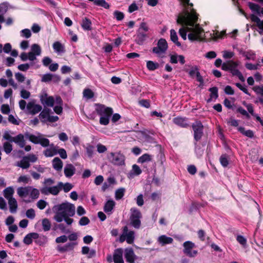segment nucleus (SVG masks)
<instances>
[{
    "label": "nucleus",
    "instance_id": "1",
    "mask_svg": "<svg viewBox=\"0 0 263 263\" xmlns=\"http://www.w3.org/2000/svg\"><path fill=\"white\" fill-rule=\"evenodd\" d=\"M198 17L193 9L191 12L186 11L184 14H179L177 23L184 26L180 28L179 33L184 40L186 39V33L188 32V39L191 41H202L204 38L203 29L196 24Z\"/></svg>",
    "mask_w": 263,
    "mask_h": 263
},
{
    "label": "nucleus",
    "instance_id": "2",
    "mask_svg": "<svg viewBox=\"0 0 263 263\" xmlns=\"http://www.w3.org/2000/svg\"><path fill=\"white\" fill-rule=\"evenodd\" d=\"M53 210L55 212L53 218L58 222H61L64 220L68 226H70L73 222V219L70 218L75 214V206L73 204L63 203L55 205Z\"/></svg>",
    "mask_w": 263,
    "mask_h": 263
},
{
    "label": "nucleus",
    "instance_id": "3",
    "mask_svg": "<svg viewBox=\"0 0 263 263\" xmlns=\"http://www.w3.org/2000/svg\"><path fill=\"white\" fill-rule=\"evenodd\" d=\"M25 137L32 143L34 144H40L43 147H47L50 145L49 140L44 138L43 135L40 133H37V135H34L29 133H26L25 134Z\"/></svg>",
    "mask_w": 263,
    "mask_h": 263
},
{
    "label": "nucleus",
    "instance_id": "4",
    "mask_svg": "<svg viewBox=\"0 0 263 263\" xmlns=\"http://www.w3.org/2000/svg\"><path fill=\"white\" fill-rule=\"evenodd\" d=\"M108 159L114 165H123L125 164V156L120 152L110 153L108 155Z\"/></svg>",
    "mask_w": 263,
    "mask_h": 263
},
{
    "label": "nucleus",
    "instance_id": "5",
    "mask_svg": "<svg viewBox=\"0 0 263 263\" xmlns=\"http://www.w3.org/2000/svg\"><path fill=\"white\" fill-rule=\"evenodd\" d=\"M183 246L184 247L183 253L187 256L190 257H194L197 254V251L193 250V249L195 247L194 243L187 241L183 243Z\"/></svg>",
    "mask_w": 263,
    "mask_h": 263
},
{
    "label": "nucleus",
    "instance_id": "6",
    "mask_svg": "<svg viewBox=\"0 0 263 263\" xmlns=\"http://www.w3.org/2000/svg\"><path fill=\"white\" fill-rule=\"evenodd\" d=\"M62 185L63 183L59 182L56 186L52 187L44 186L41 189V192L44 195L51 194L53 195H57L59 194L60 190L62 189Z\"/></svg>",
    "mask_w": 263,
    "mask_h": 263
},
{
    "label": "nucleus",
    "instance_id": "7",
    "mask_svg": "<svg viewBox=\"0 0 263 263\" xmlns=\"http://www.w3.org/2000/svg\"><path fill=\"white\" fill-rule=\"evenodd\" d=\"M167 49V44L165 39H161L157 43V46L153 49V52L159 56L164 54Z\"/></svg>",
    "mask_w": 263,
    "mask_h": 263
},
{
    "label": "nucleus",
    "instance_id": "8",
    "mask_svg": "<svg viewBox=\"0 0 263 263\" xmlns=\"http://www.w3.org/2000/svg\"><path fill=\"white\" fill-rule=\"evenodd\" d=\"M192 128L194 130V138L196 141L201 139L203 135V126L200 121H196L193 124Z\"/></svg>",
    "mask_w": 263,
    "mask_h": 263
},
{
    "label": "nucleus",
    "instance_id": "9",
    "mask_svg": "<svg viewBox=\"0 0 263 263\" xmlns=\"http://www.w3.org/2000/svg\"><path fill=\"white\" fill-rule=\"evenodd\" d=\"M96 106V111L97 114L100 116H111L113 113L111 108L106 107L104 105L98 104Z\"/></svg>",
    "mask_w": 263,
    "mask_h": 263
},
{
    "label": "nucleus",
    "instance_id": "10",
    "mask_svg": "<svg viewBox=\"0 0 263 263\" xmlns=\"http://www.w3.org/2000/svg\"><path fill=\"white\" fill-rule=\"evenodd\" d=\"M42 52L41 48L40 46L36 44H34L31 47V51L29 53V60L30 61H34L36 60V56L41 55Z\"/></svg>",
    "mask_w": 263,
    "mask_h": 263
},
{
    "label": "nucleus",
    "instance_id": "11",
    "mask_svg": "<svg viewBox=\"0 0 263 263\" xmlns=\"http://www.w3.org/2000/svg\"><path fill=\"white\" fill-rule=\"evenodd\" d=\"M27 109L31 115H35L41 111L42 107L39 104H36L35 100H32L27 104Z\"/></svg>",
    "mask_w": 263,
    "mask_h": 263
},
{
    "label": "nucleus",
    "instance_id": "12",
    "mask_svg": "<svg viewBox=\"0 0 263 263\" xmlns=\"http://www.w3.org/2000/svg\"><path fill=\"white\" fill-rule=\"evenodd\" d=\"M40 100L44 106L52 107L54 105V98L51 96H48L46 93L41 96Z\"/></svg>",
    "mask_w": 263,
    "mask_h": 263
},
{
    "label": "nucleus",
    "instance_id": "13",
    "mask_svg": "<svg viewBox=\"0 0 263 263\" xmlns=\"http://www.w3.org/2000/svg\"><path fill=\"white\" fill-rule=\"evenodd\" d=\"M123 250L121 248L117 249L114 251L113 260L115 263H124L123 259Z\"/></svg>",
    "mask_w": 263,
    "mask_h": 263
},
{
    "label": "nucleus",
    "instance_id": "14",
    "mask_svg": "<svg viewBox=\"0 0 263 263\" xmlns=\"http://www.w3.org/2000/svg\"><path fill=\"white\" fill-rule=\"evenodd\" d=\"M123 231L125 234L126 237V242L129 244H132L134 242L135 236L134 232L133 231H128L127 226H125L123 228Z\"/></svg>",
    "mask_w": 263,
    "mask_h": 263
},
{
    "label": "nucleus",
    "instance_id": "15",
    "mask_svg": "<svg viewBox=\"0 0 263 263\" xmlns=\"http://www.w3.org/2000/svg\"><path fill=\"white\" fill-rule=\"evenodd\" d=\"M125 257L127 262L129 263L134 262L136 256L132 248L125 249Z\"/></svg>",
    "mask_w": 263,
    "mask_h": 263
},
{
    "label": "nucleus",
    "instance_id": "16",
    "mask_svg": "<svg viewBox=\"0 0 263 263\" xmlns=\"http://www.w3.org/2000/svg\"><path fill=\"white\" fill-rule=\"evenodd\" d=\"M64 172L65 176L70 178L74 174L76 168L71 164H67L64 167Z\"/></svg>",
    "mask_w": 263,
    "mask_h": 263
},
{
    "label": "nucleus",
    "instance_id": "17",
    "mask_svg": "<svg viewBox=\"0 0 263 263\" xmlns=\"http://www.w3.org/2000/svg\"><path fill=\"white\" fill-rule=\"evenodd\" d=\"M31 189V186L19 187L17 189V193L20 197H25L29 195Z\"/></svg>",
    "mask_w": 263,
    "mask_h": 263
},
{
    "label": "nucleus",
    "instance_id": "18",
    "mask_svg": "<svg viewBox=\"0 0 263 263\" xmlns=\"http://www.w3.org/2000/svg\"><path fill=\"white\" fill-rule=\"evenodd\" d=\"M25 135H23L21 134H18L15 137H14L12 142L17 144L20 147L23 148L25 145V141L24 139Z\"/></svg>",
    "mask_w": 263,
    "mask_h": 263
},
{
    "label": "nucleus",
    "instance_id": "19",
    "mask_svg": "<svg viewBox=\"0 0 263 263\" xmlns=\"http://www.w3.org/2000/svg\"><path fill=\"white\" fill-rule=\"evenodd\" d=\"M7 200L9 206L10 212L11 213H16L17 209V202L16 200L14 198H13Z\"/></svg>",
    "mask_w": 263,
    "mask_h": 263
},
{
    "label": "nucleus",
    "instance_id": "20",
    "mask_svg": "<svg viewBox=\"0 0 263 263\" xmlns=\"http://www.w3.org/2000/svg\"><path fill=\"white\" fill-rule=\"evenodd\" d=\"M234 65V63L231 61V75L233 76H237L238 79L242 82L245 81V79L243 77L241 72L238 70L233 68V66Z\"/></svg>",
    "mask_w": 263,
    "mask_h": 263
},
{
    "label": "nucleus",
    "instance_id": "21",
    "mask_svg": "<svg viewBox=\"0 0 263 263\" xmlns=\"http://www.w3.org/2000/svg\"><path fill=\"white\" fill-rule=\"evenodd\" d=\"M58 153V150L53 144L50 145L49 148H47L44 152V154L46 157H52Z\"/></svg>",
    "mask_w": 263,
    "mask_h": 263
},
{
    "label": "nucleus",
    "instance_id": "22",
    "mask_svg": "<svg viewBox=\"0 0 263 263\" xmlns=\"http://www.w3.org/2000/svg\"><path fill=\"white\" fill-rule=\"evenodd\" d=\"M51 110L49 108H45L39 115V118L42 122H46L48 119Z\"/></svg>",
    "mask_w": 263,
    "mask_h": 263
},
{
    "label": "nucleus",
    "instance_id": "23",
    "mask_svg": "<svg viewBox=\"0 0 263 263\" xmlns=\"http://www.w3.org/2000/svg\"><path fill=\"white\" fill-rule=\"evenodd\" d=\"M14 193V190L12 186L7 187L3 191L4 196L7 200L14 198L13 197Z\"/></svg>",
    "mask_w": 263,
    "mask_h": 263
},
{
    "label": "nucleus",
    "instance_id": "24",
    "mask_svg": "<svg viewBox=\"0 0 263 263\" xmlns=\"http://www.w3.org/2000/svg\"><path fill=\"white\" fill-rule=\"evenodd\" d=\"M250 18L252 22L256 23V26L259 29L263 30V20L261 21L260 18L255 14H251Z\"/></svg>",
    "mask_w": 263,
    "mask_h": 263
},
{
    "label": "nucleus",
    "instance_id": "25",
    "mask_svg": "<svg viewBox=\"0 0 263 263\" xmlns=\"http://www.w3.org/2000/svg\"><path fill=\"white\" fill-rule=\"evenodd\" d=\"M159 242L161 244L162 246H164L166 244L172 243L173 241L172 238L167 237L165 235L160 236L158 239Z\"/></svg>",
    "mask_w": 263,
    "mask_h": 263
},
{
    "label": "nucleus",
    "instance_id": "26",
    "mask_svg": "<svg viewBox=\"0 0 263 263\" xmlns=\"http://www.w3.org/2000/svg\"><path fill=\"white\" fill-rule=\"evenodd\" d=\"M52 166L55 170L61 171L63 167V162L59 158H54L52 160Z\"/></svg>",
    "mask_w": 263,
    "mask_h": 263
},
{
    "label": "nucleus",
    "instance_id": "27",
    "mask_svg": "<svg viewBox=\"0 0 263 263\" xmlns=\"http://www.w3.org/2000/svg\"><path fill=\"white\" fill-rule=\"evenodd\" d=\"M173 122L175 124L183 127H186L188 125L186 119L182 117L175 118L173 119Z\"/></svg>",
    "mask_w": 263,
    "mask_h": 263
},
{
    "label": "nucleus",
    "instance_id": "28",
    "mask_svg": "<svg viewBox=\"0 0 263 263\" xmlns=\"http://www.w3.org/2000/svg\"><path fill=\"white\" fill-rule=\"evenodd\" d=\"M16 165L23 169H27L30 167V164L24 156L21 161L17 162Z\"/></svg>",
    "mask_w": 263,
    "mask_h": 263
},
{
    "label": "nucleus",
    "instance_id": "29",
    "mask_svg": "<svg viewBox=\"0 0 263 263\" xmlns=\"http://www.w3.org/2000/svg\"><path fill=\"white\" fill-rule=\"evenodd\" d=\"M53 48L54 51L58 53H63L65 52L64 46L59 41L55 42L53 44Z\"/></svg>",
    "mask_w": 263,
    "mask_h": 263
},
{
    "label": "nucleus",
    "instance_id": "30",
    "mask_svg": "<svg viewBox=\"0 0 263 263\" xmlns=\"http://www.w3.org/2000/svg\"><path fill=\"white\" fill-rule=\"evenodd\" d=\"M115 205V202L112 200H108L105 204L104 211L106 213L111 212Z\"/></svg>",
    "mask_w": 263,
    "mask_h": 263
},
{
    "label": "nucleus",
    "instance_id": "31",
    "mask_svg": "<svg viewBox=\"0 0 263 263\" xmlns=\"http://www.w3.org/2000/svg\"><path fill=\"white\" fill-rule=\"evenodd\" d=\"M237 241L244 248H246L247 246V240L246 238L243 236L238 234H235L234 233Z\"/></svg>",
    "mask_w": 263,
    "mask_h": 263
},
{
    "label": "nucleus",
    "instance_id": "32",
    "mask_svg": "<svg viewBox=\"0 0 263 263\" xmlns=\"http://www.w3.org/2000/svg\"><path fill=\"white\" fill-rule=\"evenodd\" d=\"M91 22L90 20L87 17H85L83 19L81 26L83 29L86 30H91Z\"/></svg>",
    "mask_w": 263,
    "mask_h": 263
},
{
    "label": "nucleus",
    "instance_id": "33",
    "mask_svg": "<svg viewBox=\"0 0 263 263\" xmlns=\"http://www.w3.org/2000/svg\"><path fill=\"white\" fill-rule=\"evenodd\" d=\"M90 2H93L96 5L101 6L105 9H109L110 5L105 0H88Z\"/></svg>",
    "mask_w": 263,
    "mask_h": 263
},
{
    "label": "nucleus",
    "instance_id": "34",
    "mask_svg": "<svg viewBox=\"0 0 263 263\" xmlns=\"http://www.w3.org/2000/svg\"><path fill=\"white\" fill-rule=\"evenodd\" d=\"M90 2H93L96 5L101 6L105 9H109L110 5L105 0H88Z\"/></svg>",
    "mask_w": 263,
    "mask_h": 263
},
{
    "label": "nucleus",
    "instance_id": "35",
    "mask_svg": "<svg viewBox=\"0 0 263 263\" xmlns=\"http://www.w3.org/2000/svg\"><path fill=\"white\" fill-rule=\"evenodd\" d=\"M211 92L210 98L208 100V102H210L213 99H216L218 97V88L216 87H213L209 89Z\"/></svg>",
    "mask_w": 263,
    "mask_h": 263
},
{
    "label": "nucleus",
    "instance_id": "36",
    "mask_svg": "<svg viewBox=\"0 0 263 263\" xmlns=\"http://www.w3.org/2000/svg\"><path fill=\"white\" fill-rule=\"evenodd\" d=\"M248 5L252 11L256 12L258 15L261 13V11H260V7L258 4L252 2H249L248 3Z\"/></svg>",
    "mask_w": 263,
    "mask_h": 263
},
{
    "label": "nucleus",
    "instance_id": "37",
    "mask_svg": "<svg viewBox=\"0 0 263 263\" xmlns=\"http://www.w3.org/2000/svg\"><path fill=\"white\" fill-rule=\"evenodd\" d=\"M171 39L177 46H181V43L178 41L177 33L174 29L171 30Z\"/></svg>",
    "mask_w": 263,
    "mask_h": 263
},
{
    "label": "nucleus",
    "instance_id": "38",
    "mask_svg": "<svg viewBox=\"0 0 263 263\" xmlns=\"http://www.w3.org/2000/svg\"><path fill=\"white\" fill-rule=\"evenodd\" d=\"M146 37L147 35L146 33L143 31H138L137 40L136 42L139 45L142 44Z\"/></svg>",
    "mask_w": 263,
    "mask_h": 263
},
{
    "label": "nucleus",
    "instance_id": "39",
    "mask_svg": "<svg viewBox=\"0 0 263 263\" xmlns=\"http://www.w3.org/2000/svg\"><path fill=\"white\" fill-rule=\"evenodd\" d=\"M140 218H133L130 217V224L135 228L139 229L141 225Z\"/></svg>",
    "mask_w": 263,
    "mask_h": 263
},
{
    "label": "nucleus",
    "instance_id": "40",
    "mask_svg": "<svg viewBox=\"0 0 263 263\" xmlns=\"http://www.w3.org/2000/svg\"><path fill=\"white\" fill-rule=\"evenodd\" d=\"M125 189L123 187L118 189L115 192V198L117 200L121 199L124 196Z\"/></svg>",
    "mask_w": 263,
    "mask_h": 263
},
{
    "label": "nucleus",
    "instance_id": "41",
    "mask_svg": "<svg viewBox=\"0 0 263 263\" xmlns=\"http://www.w3.org/2000/svg\"><path fill=\"white\" fill-rule=\"evenodd\" d=\"M31 96L30 92L27 90L25 89L24 87H21L20 91V96L24 99H28Z\"/></svg>",
    "mask_w": 263,
    "mask_h": 263
},
{
    "label": "nucleus",
    "instance_id": "42",
    "mask_svg": "<svg viewBox=\"0 0 263 263\" xmlns=\"http://www.w3.org/2000/svg\"><path fill=\"white\" fill-rule=\"evenodd\" d=\"M30 196L32 199H36L39 198L40 192L39 191L35 188H33L31 186V189L30 190Z\"/></svg>",
    "mask_w": 263,
    "mask_h": 263
},
{
    "label": "nucleus",
    "instance_id": "43",
    "mask_svg": "<svg viewBox=\"0 0 263 263\" xmlns=\"http://www.w3.org/2000/svg\"><path fill=\"white\" fill-rule=\"evenodd\" d=\"M146 66L148 70H154L159 67V64L154 63L152 61H148L146 63Z\"/></svg>",
    "mask_w": 263,
    "mask_h": 263
},
{
    "label": "nucleus",
    "instance_id": "44",
    "mask_svg": "<svg viewBox=\"0 0 263 263\" xmlns=\"http://www.w3.org/2000/svg\"><path fill=\"white\" fill-rule=\"evenodd\" d=\"M31 181L30 178L27 175H22L17 179V182L27 184Z\"/></svg>",
    "mask_w": 263,
    "mask_h": 263
},
{
    "label": "nucleus",
    "instance_id": "45",
    "mask_svg": "<svg viewBox=\"0 0 263 263\" xmlns=\"http://www.w3.org/2000/svg\"><path fill=\"white\" fill-rule=\"evenodd\" d=\"M151 160L152 156L148 154H145L139 158L138 162L143 163L145 162L150 161Z\"/></svg>",
    "mask_w": 263,
    "mask_h": 263
},
{
    "label": "nucleus",
    "instance_id": "46",
    "mask_svg": "<svg viewBox=\"0 0 263 263\" xmlns=\"http://www.w3.org/2000/svg\"><path fill=\"white\" fill-rule=\"evenodd\" d=\"M220 162L223 166H227L229 164V156L226 154L222 155L220 158Z\"/></svg>",
    "mask_w": 263,
    "mask_h": 263
},
{
    "label": "nucleus",
    "instance_id": "47",
    "mask_svg": "<svg viewBox=\"0 0 263 263\" xmlns=\"http://www.w3.org/2000/svg\"><path fill=\"white\" fill-rule=\"evenodd\" d=\"M3 149L7 154H9L12 151V145L10 142H5L3 143Z\"/></svg>",
    "mask_w": 263,
    "mask_h": 263
},
{
    "label": "nucleus",
    "instance_id": "48",
    "mask_svg": "<svg viewBox=\"0 0 263 263\" xmlns=\"http://www.w3.org/2000/svg\"><path fill=\"white\" fill-rule=\"evenodd\" d=\"M42 226L45 231H49L51 228L50 222L48 219L45 218L42 220Z\"/></svg>",
    "mask_w": 263,
    "mask_h": 263
},
{
    "label": "nucleus",
    "instance_id": "49",
    "mask_svg": "<svg viewBox=\"0 0 263 263\" xmlns=\"http://www.w3.org/2000/svg\"><path fill=\"white\" fill-rule=\"evenodd\" d=\"M131 215L130 217L133 218H140L141 217V213L136 208H132L130 210Z\"/></svg>",
    "mask_w": 263,
    "mask_h": 263
},
{
    "label": "nucleus",
    "instance_id": "50",
    "mask_svg": "<svg viewBox=\"0 0 263 263\" xmlns=\"http://www.w3.org/2000/svg\"><path fill=\"white\" fill-rule=\"evenodd\" d=\"M83 93V97L88 99H91L94 96L93 92L90 89H85Z\"/></svg>",
    "mask_w": 263,
    "mask_h": 263
},
{
    "label": "nucleus",
    "instance_id": "51",
    "mask_svg": "<svg viewBox=\"0 0 263 263\" xmlns=\"http://www.w3.org/2000/svg\"><path fill=\"white\" fill-rule=\"evenodd\" d=\"M100 123L102 125H106L109 123L110 116H100Z\"/></svg>",
    "mask_w": 263,
    "mask_h": 263
},
{
    "label": "nucleus",
    "instance_id": "52",
    "mask_svg": "<svg viewBox=\"0 0 263 263\" xmlns=\"http://www.w3.org/2000/svg\"><path fill=\"white\" fill-rule=\"evenodd\" d=\"M245 66L247 69L250 70H257L260 66V64L259 63H257L256 64H253L252 63H247L246 64Z\"/></svg>",
    "mask_w": 263,
    "mask_h": 263
},
{
    "label": "nucleus",
    "instance_id": "53",
    "mask_svg": "<svg viewBox=\"0 0 263 263\" xmlns=\"http://www.w3.org/2000/svg\"><path fill=\"white\" fill-rule=\"evenodd\" d=\"M26 158L28 160L29 163L32 162L34 163L37 161L38 160L37 156L34 154H29L28 156H25Z\"/></svg>",
    "mask_w": 263,
    "mask_h": 263
},
{
    "label": "nucleus",
    "instance_id": "54",
    "mask_svg": "<svg viewBox=\"0 0 263 263\" xmlns=\"http://www.w3.org/2000/svg\"><path fill=\"white\" fill-rule=\"evenodd\" d=\"M15 78L17 82L20 83H22L25 81L26 78L24 75L20 72H17L15 73Z\"/></svg>",
    "mask_w": 263,
    "mask_h": 263
},
{
    "label": "nucleus",
    "instance_id": "55",
    "mask_svg": "<svg viewBox=\"0 0 263 263\" xmlns=\"http://www.w3.org/2000/svg\"><path fill=\"white\" fill-rule=\"evenodd\" d=\"M148 27L147 26V24L145 22H142L140 24V27L138 29V31H143V32H146L148 31Z\"/></svg>",
    "mask_w": 263,
    "mask_h": 263
},
{
    "label": "nucleus",
    "instance_id": "56",
    "mask_svg": "<svg viewBox=\"0 0 263 263\" xmlns=\"http://www.w3.org/2000/svg\"><path fill=\"white\" fill-rule=\"evenodd\" d=\"M114 15L118 21L122 20L124 17L123 13L119 11H115L114 12Z\"/></svg>",
    "mask_w": 263,
    "mask_h": 263
},
{
    "label": "nucleus",
    "instance_id": "57",
    "mask_svg": "<svg viewBox=\"0 0 263 263\" xmlns=\"http://www.w3.org/2000/svg\"><path fill=\"white\" fill-rule=\"evenodd\" d=\"M21 35L23 37H25L26 38H29L31 35V31L28 29H25L21 31Z\"/></svg>",
    "mask_w": 263,
    "mask_h": 263
},
{
    "label": "nucleus",
    "instance_id": "58",
    "mask_svg": "<svg viewBox=\"0 0 263 263\" xmlns=\"http://www.w3.org/2000/svg\"><path fill=\"white\" fill-rule=\"evenodd\" d=\"M26 216L30 219H33L35 217V211L33 209H30L26 211Z\"/></svg>",
    "mask_w": 263,
    "mask_h": 263
},
{
    "label": "nucleus",
    "instance_id": "59",
    "mask_svg": "<svg viewBox=\"0 0 263 263\" xmlns=\"http://www.w3.org/2000/svg\"><path fill=\"white\" fill-rule=\"evenodd\" d=\"M253 90L257 94L263 96V86H255L253 87Z\"/></svg>",
    "mask_w": 263,
    "mask_h": 263
},
{
    "label": "nucleus",
    "instance_id": "60",
    "mask_svg": "<svg viewBox=\"0 0 263 263\" xmlns=\"http://www.w3.org/2000/svg\"><path fill=\"white\" fill-rule=\"evenodd\" d=\"M52 74L47 73L44 74L42 78V81L43 82H49L52 80Z\"/></svg>",
    "mask_w": 263,
    "mask_h": 263
},
{
    "label": "nucleus",
    "instance_id": "61",
    "mask_svg": "<svg viewBox=\"0 0 263 263\" xmlns=\"http://www.w3.org/2000/svg\"><path fill=\"white\" fill-rule=\"evenodd\" d=\"M90 222V220L87 217H82L79 221V223L81 226H85Z\"/></svg>",
    "mask_w": 263,
    "mask_h": 263
},
{
    "label": "nucleus",
    "instance_id": "62",
    "mask_svg": "<svg viewBox=\"0 0 263 263\" xmlns=\"http://www.w3.org/2000/svg\"><path fill=\"white\" fill-rule=\"evenodd\" d=\"M73 187V185L70 183H66L65 184L63 183L62 187L64 191L66 193L69 192L72 188Z\"/></svg>",
    "mask_w": 263,
    "mask_h": 263
},
{
    "label": "nucleus",
    "instance_id": "63",
    "mask_svg": "<svg viewBox=\"0 0 263 263\" xmlns=\"http://www.w3.org/2000/svg\"><path fill=\"white\" fill-rule=\"evenodd\" d=\"M47 204V203L44 200H40L36 204L37 208L41 210L44 209Z\"/></svg>",
    "mask_w": 263,
    "mask_h": 263
},
{
    "label": "nucleus",
    "instance_id": "64",
    "mask_svg": "<svg viewBox=\"0 0 263 263\" xmlns=\"http://www.w3.org/2000/svg\"><path fill=\"white\" fill-rule=\"evenodd\" d=\"M68 238L65 235H62L61 236L58 237L55 239V242L57 243H64L67 241Z\"/></svg>",
    "mask_w": 263,
    "mask_h": 263
}]
</instances>
